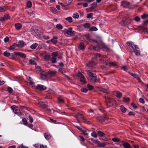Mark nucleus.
Instances as JSON below:
<instances>
[{"mask_svg":"<svg viewBox=\"0 0 148 148\" xmlns=\"http://www.w3.org/2000/svg\"><path fill=\"white\" fill-rule=\"evenodd\" d=\"M56 72L55 71H50L49 73L51 76H54L56 74Z\"/></svg>","mask_w":148,"mask_h":148,"instance_id":"43","label":"nucleus"},{"mask_svg":"<svg viewBox=\"0 0 148 148\" xmlns=\"http://www.w3.org/2000/svg\"><path fill=\"white\" fill-rule=\"evenodd\" d=\"M38 44L36 43H34L33 44H32V45H31L30 46V48L33 49H35L36 47L38 46Z\"/></svg>","mask_w":148,"mask_h":148,"instance_id":"29","label":"nucleus"},{"mask_svg":"<svg viewBox=\"0 0 148 148\" xmlns=\"http://www.w3.org/2000/svg\"><path fill=\"white\" fill-rule=\"evenodd\" d=\"M129 73L134 78L136 79L139 82H141V80L140 79L139 76L137 74L130 72H129Z\"/></svg>","mask_w":148,"mask_h":148,"instance_id":"16","label":"nucleus"},{"mask_svg":"<svg viewBox=\"0 0 148 148\" xmlns=\"http://www.w3.org/2000/svg\"><path fill=\"white\" fill-rule=\"evenodd\" d=\"M98 134L100 136H103L105 135V134L100 131H98Z\"/></svg>","mask_w":148,"mask_h":148,"instance_id":"40","label":"nucleus"},{"mask_svg":"<svg viewBox=\"0 0 148 148\" xmlns=\"http://www.w3.org/2000/svg\"><path fill=\"white\" fill-rule=\"evenodd\" d=\"M123 146L125 148H133L130 146L129 143H125L123 144Z\"/></svg>","mask_w":148,"mask_h":148,"instance_id":"25","label":"nucleus"},{"mask_svg":"<svg viewBox=\"0 0 148 148\" xmlns=\"http://www.w3.org/2000/svg\"><path fill=\"white\" fill-rule=\"evenodd\" d=\"M92 13H89L88 14L87 18H92Z\"/></svg>","mask_w":148,"mask_h":148,"instance_id":"55","label":"nucleus"},{"mask_svg":"<svg viewBox=\"0 0 148 148\" xmlns=\"http://www.w3.org/2000/svg\"><path fill=\"white\" fill-rule=\"evenodd\" d=\"M9 40V38L8 37H6L4 39V41L5 42H8Z\"/></svg>","mask_w":148,"mask_h":148,"instance_id":"63","label":"nucleus"},{"mask_svg":"<svg viewBox=\"0 0 148 148\" xmlns=\"http://www.w3.org/2000/svg\"><path fill=\"white\" fill-rule=\"evenodd\" d=\"M51 56L53 57L57 56H58V53L57 52H53L52 53Z\"/></svg>","mask_w":148,"mask_h":148,"instance_id":"42","label":"nucleus"},{"mask_svg":"<svg viewBox=\"0 0 148 148\" xmlns=\"http://www.w3.org/2000/svg\"><path fill=\"white\" fill-rule=\"evenodd\" d=\"M112 140L114 142H119V140L116 138H114L112 139Z\"/></svg>","mask_w":148,"mask_h":148,"instance_id":"46","label":"nucleus"},{"mask_svg":"<svg viewBox=\"0 0 148 148\" xmlns=\"http://www.w3.org/2000/svg\"><path fill=\"white\" fill-rule=\"evenodd\" d=\"M123 101L125 102H127L130 101V99L128 97H124Z\"/></svg>","mask_w":148,"mask_h":148,"instance_id":"48","label":"nucleus"},{"mask_svg":"<svg viewBox=\"0 0 148 148\" xmlns=\"http://www.w3.org/2000/svg\"><path fill=\"white\" fill-rule=\"evenodd\" d=\"M123 22L126 25H128L131 22V19L128 18L125 20H123Z\"/></svg>","mask_w":148,"mask_h":148,"instance_id":"22","label":"nucleus"},{"mask_svg":"<svg viewBox=\"0 0 148 148\" xmlns=\"http://www.w3.org/2000/svg\"><path fill=\"white\" fill-rule=\"evenodd\" d=\"M139 100L140 102V103H145V101L143 98H139Z\"/></svg>","mask_w":148,"mask_h":148,"instance_id":"59","label":"nucleus"},{"mask_svg":"<svg viewBox=\"0 0 148 148\" xmlns=\"http://www.w3.org/2000/svg\"><path fill=\"white\" fill-rule=\"evenodd\" d=\"M116 94L117 97L119 98H121L122 95V94L121 92L118 91L116 92Z\"/></svg>","mask_w":148,"mask_h":148,"instance_id":"28","label":"nucleus"},{"mask_svg":"<svg viewBox=\"0 0 148 148\" xmlns=\"http://www.w3.org/2000/svg\"><path fill=\"white\" fill-rule=\"evenodd\" d=\"M99 119L102 122H104V121L108 119L107 116L106 115L104 117L100 116L99 117Z\"/></svg>","mask_w":148,"mask_h":148,"instance_id":"26","label":"nucleus"},{"mask_svg":"<svg viewBox=\"0 0 148 148\" xmlns=\"http://www.w3.org/2000/svg\"><path fill=\"white\" fill-rule=\"evenodd\" d=\"M18 47L17 44L16 43H14L13 45L8 47V49L10 50H14L15 49V48Z\"/></svg>","mask_w":148,"mask_h":148,"instance_id":"20","label":"nucleus"},{"mask_svg":"<svg viewBox=\"0 0 148 148\" xmlns=\"http://www.w3.org/2000/svg\"><path fill=\"white\" fill-rule=\"evenodd\" d=\"M98 145L100 147H104L106 145V144L104 143H99Z\"/></svg>","mask_w":148,"mask_h":148,"instance_id":"38","label":"nucleus"},{"mask_svg":"<svg viewBox=\"0 0 148 148\" xmlns=\"http://www.w3.org/2000/svg\"><path fill=\"white\" fill-rule=\"evenodd\" d=\"M99 90L104 92H107L108 91L107 90L105 89L104 88H101L99 89Z\"/></svg>","mask_w":148,"mask_h":148,"instance_id":"54","label":"nucleus"},{"mask_svg":"<svg viewBox=\"0 0 148 148\" xmlns=\"http://www.w3.org/2000/svg\"><path fill=\"white\" fill-rule=\"evenodd\" d=\"M87 87L89 90H92L93 89V87L91 85L89 84H88L87 85Z\"/></svg>","mask_w":148,"mask_h":148,"instance_id":"60","label":"nucleus"},{"mask_svg":"<svg viewBox=\"0 0 148 148\" xmlns=\"http://www.w3.org/2000/svg\"><path fill=\"white\" fill-rule=\"evenodd\" d=\"M32 3L31 2L29 1L27 3V7L28 8H31L32 6Z\"/></svg>","mask_w":148,"mask_h":148,"instance_id":"39","label":"nucleus"},{"mask_svg":"<svg viewBox=\"0 0 148 148\" xmlns=\"http://www.w3.org/2000/svg\"><path fill=\"white\" fill-rule=\"evenodd\" d=\"M36 103L40 105L42 107L44 108H46L47 107V106L44 104V103L41 101H37L36 102Z\"/></svg>","mask_w":148,"mask_h":148,"instance_id":"21","label":"nucleus"},{"mask_svg":"<svg viewBox=\"0 0 148 148\" xmlns=\"http://www.w3.org/2000/svg\"><path fill=\"white\" fill-rule=\"evenodd\" d=\"M126 45L127 49L131 52H133L134 51V49L133 46L134 45L133 42L131 41H129L126 43Z\"/></svg>","mask_w":148,"mask_h":148,"instance_id":"4","label":"nucleus"},{"mask_svg":"<svg viewBox=\"0 0 148 148\" xmlns=\"http://www.w3.org/2000/svg\"><path fill=\"white\" fill-rule=\"evenodd\" d=\"M87 71V75L90 81L93 82H95L97 79V76L95 72L91 70H89Z\"/></svg>","mask_w":148,"mask_h":148,"instance_id":"1","label":"nucleus"},{"mask_svg":"<svg viewBox=\"0 0 148 148\" xmlns=\"http://www.w3.org/2000/svg\"><path fill=\"white\" fill-rule=\"evenodd\" d=\"M28 118L29 119L30 122L31 123H32L33 122V118H32V117L30 115H29Z\"/></svg>","mask_w":148,"mask_h":148,"instance_id":"53","label":"nucleus"},{"mask_svg":"<svg viewBox=\"0 0 148 148\" xmlns=\"http://www.w3.org/2000/svg\"><path fill=\"white\" fill-rule=\"evenodd\" d=\"M103 48H105V46L103 44H100L97 46H94L93 49L94 50L98 51Z\"/></svg>","mask_w":148,"mask_h":148,"instance_id":"10","label":"nucleus"},{"mask_svg":"<svg viewBox=\"0 0 148 148\" xmlns=\"http://www.w3.org/2000/svg\"><path fill=\"white\" fill-rule=\"evenodd\" d=\"M36 88L40 90H45L46 89V87L43 85L38 84L36 87Z\"/></svg>","mask_w":148,"mask_h":148,"instance_id":"15","label":"nucleus"},{"mask_svg":"<svg viewBox=\"0 0 148 148\" xmlns=\"http://www.w3.org/2000/svg\"><path fill=\"white\" fill-rule=\"evenodd\" d=\"M81 90L84 92H86L88 91V89L86 88H83L81 89Z\"/></svg>","mask_w":148,"mask_h":148,"instance_id":"57","label":"nucleus"},{"mask_svg":"<svg viewBox=\"0 0 148 148\" xmlns=\"http://www.w3.org/2000/svg\"><path fill=\"white\" fill-rule=\"evenodd\" d=\"M29 62L30 63L36 65V63L33 60H29Z\"/></svg>","mask_w":148,"mask_h":148,"instance_id":"50","label":"nucleus"},{"mask_svg":"<svg viewBox=\"0 0 148 148\" xmlns=\"http://www.w3.org/2000/svg\"><path fill=\"white\" fill-rule=\"evenodd\" d=\"M134 20L136 21H139L140 20V18L138 16H136Z\"/></svg>","mask_w":148,"mask_h":148,"instance_id":"61","label":"nucleus"},{"mask_svg":"<svg viewBox=\"0 0 148 148\" xmlns=\"http://www.w3.org/2000/svg\"><path fill=\"white\" fill-rule=\"evenodd\" d=\"M44 135L45 137V138L47 140L49 139L51 137V136H50V134L48 133H44Z\"/></svg>","mask_w":148,"mask_h":148,"instance_id":"24","label":"nucleus"},{"mask_svg":"<svg viewBox=\"0 0 148 148\" xmlns=\"http://www.w3.org/2000/svg\"><path fill=\"white\" fill-rule=\"evenodd\" d=\"M96 6V4L95 3H92L91 5V7L92 8H95Z\"/></svg>","mask_w":148,"mask_h":148,"instance_id":"62","label":"nucleus"},{"mask_svg":"<svg viewBox=\"0 0 148 148\" xmlns=\"http://www.w3.org/2000/svg\"><path fill=\"white\" fill-rule=\"evenodd\" d=\"M91 135L92 136L95 138H97V134L95 132H92L91 134Z\"/></svg>","mask_w":148,"mask_h":148,"instance_id":"37","label":"nucleus"},{"mask_svg":"<svg viewBox=\"0 0 148 148\" xmlns=\"http://www.w3.org/2000/svg\"><path fill=\"white\" fill-rule=\"evenodd\" d=\"M148 15L147 14H143L141 16V18L143 19H145L147 18Z\"/></svg>","mask_w":148,"mask_h":148,"instance_id":"56","label":"nucleus"},{"mask_svg":"<svg viewBox=\"0 0 148 148\" xmlns=\"http://www.w3.org/2000/svg\"><path fill=\"white\" fill-rule=\"evenodd\" d=\"M3 54L5 56L7 57L9 56H10V53L7 51H5Z\"/></svg>","mask_w":148,"mask_h":148,"instance_id":"41","label":"nucleus"},{"mask_svg":"<svg viewBox=\"0 0 148 148\" xmlns=\"http://www.w3.org/2000/svg\"><path fill=\"white\" fill-rule=\"evenodd\" d=\"M79 49L81 50H83L84 48V45L83 43H80L79 46Z\"/></svg>","mask_w":148,"mask_h":148,"instance_id":"31","label":"nucleus"},{"mask_svg":"<svg viewBox=\"0 0 148 148\" xmlns=\"http://www.w3.org/2000/svg\"><path fill=\"white\" fill-rule=\"evenodd\" d=\"M134 47L135 49L134 50V52L135 55L136 56H139L140 54V51L139 50V49L137 47V45H134Z\"/></svg>","mask_w":148,"mask_h":148,"instance_id":"13","label":"nucleus"},{"mask_svg":"<svg viewBox=\"0 0 148 148\" xmlns=\"http://www.w3.org/2000/svg\"><path fill=\"white\" fill-rule=\"evenodd\" d=\"M83 25L84 28L87 29L89 28L90 26V24L88 23L84 24Z\"/></svg>","mask_w":148,"mask_h":148,"instance_id":"30","label":"nucleus"},{"mask_svg":"<svg viewBox=\"0 0 148 148\" xmlns=\"http://www.w3.org/2000/svg\"><path fill=\"white\" fill-rule=\"evenodd\" d=\"M95 58H99V59L101 62V63L104 64L105 60H106V57L105 56L101 55L99 54H97L95 55Z\"/></svg>","mask_w":148,"mask_h":148,"instance_id":"3","label":"nucleus"},{"mask_svg":"<svg viewBox=\"0 0 148 148\" xmlns=\"http://www.w3.org/2000/svg\"><path fill=\"white\" fill-rule=\"evenodd\" d=\"M95 62V60H93L90 61L87 64V66L90 68L94 67V66L96 64V62Z\"/></svg>","mask_w":148,"mask_h":148,"instance_id":"9","label":"nucleus"},{"mask_svg":"<svg viewBox=\"0 0 148 148\" xmlns=\"http://www.w3.org/2000/svg\"><path fill=\"white\" fill-rule=\"evenodd\" d=\"M50 56L49 55H47L45 56V59L46 60H48L50 58Z\"/></svg>","mask_w":148,"mask_h":148,"instance_id":"49","label":"nucleus"},{"mask_svg":"<svg viewBox=\"0 0 148 148\" xmlns=\"http://www.w3.org/2000/svg\"><path fill=\"white\" fill-rule=\"evenodd\" d=\"M120 109L121 111H125L127 110L126 108L122 105L120 106Z\"/></svg>","mask_w":148,"mask_h":148,"instance_id":"45","label":"nucleus"},{"mask_svg":"<svg viewBox=\"0 0 148 148\" xmlns=\"http://www.w3.org/2000/svg\"><path fill=\"white\" fill-rule=\"evenodd\" d=\"M129 5V3L126 1H123L121 3V5L124 8L127 7Z\"/></svg>","mask_w":148,"mask_h":148,"instance_id":"17","label":"nucleus"},{"mask_svg":"<svg viewBox=\"0 0 148 148\" xmlns=\"http://www.w3.org/2000/svg\"><path fill=\"white\" fill-rule=\"evenodd\" d=\"M56 27L59 29H61L63 28V27L60 24H57Z\"/></svg>","mask_w":148,"mask_h":148,"instance_id":"33","label":"nucleus"},{"mask_svg":"<svg viewBox=\"0 0 148 148\" xmlns=\"http://www.w3.org/2000/svg\"><path fill=\"white\" fill-rule=\"evenodd\" d=\"M14 53L15 55L20 56L23 58H25L26 57V55L20 52H14Z\"/></svg>","mask_w":148,"mask_h":148,"instance_id":"12","label":"nucleus"},{"mask_svg":"<svg viewBox=\"0 0 148 148\" xmlns=\"http://www.w3.org/2000/svg\"><path fill=\"white\" fill-rule=\"evenodd\" d=\"M17 148H28V147H25L22 145L19 146Z\"/></svg>","mask_w":148,"mask_h":148,"instance_id":"64","label":"nucleus"},{"mask_svg":"<svg viewBox=\"0 0 148 148\" xmlns=\"http://www.w3.org/2000/svg\"><path fill=\"white\" fill-rule=\"evenodd\" d=\"M89 30L90 31H96L97 30V29L95 27H90Z\"/></svg>","mask_w":148,"mask_h":148,"instance_id":"35","label":"nucleus"},{"mask_svg":"<svg viewBox=\"0 0 148 148\" xmlns=\"http://www.w3.org/2000/svg\"><path fill=\"white\" fill-rule=\"evenodd\" d=\"M106 101L107 102V104L108 106H110L113 105L115 103V101L112 99H111L110 98H108L106 99Z\"/></svg>","mask_w":148,"mask_h":148,"instance_id":"8","label":"nucleus"},{"mask_svg":"<svg viewBox=\"0 0 148 148\" xmlns=\"http://www.w3.org/2000/svg\"><path fill=\"white\" fill-rule=\"evenodd\" d=\"M50 10L52 12L55 13H56L57 10L55 8L51 7L50 8Z\"/></svg>","mask_w":148,"mask_h":148,"instance_id":"34","label":"nucleus"},{"mask_svg":"<svg viewBox=\"0 0 148 148\" xmlns=\"http://www.w3.org/2000/svg\"><path fill=\"white\" fill-rule=\"evenodd\" d=\"M77 75L80 78V80L82 83V84H85L86 82L85 79L84 75L81 73H79Z\"/></svg>","mask_w":148,"mask_h":148,"instance_id":"7","label":"nucleus"},{"mask_svg":"<svg viewBox=\"0 0 148 148\" xmlns=\"http://www.w3.org/2000/svg\"><path fill=\"white\" fill-rule=\"evenodd\" d=\"M138 29L140 30L144 33H147L148 32V29L146 27L139 26L138 27Z\"/></svg>","mask_w":148,"mask_h":148,"instance_id":"14","label":"nucleus"},{"mask_svg":"<svg viewBox=\"0 0 148 148\" xmlns=\"http://www.w3.org/2000/svg\"><path fill=\"white\" fill-rule=\"evenodd\" d=\"M65 19L68 21L70 23H71L72 22V18L71 17H69L65 18Z\"/></svg>","mask_w":148,"mask_h":148,"instance_id":"47","label":"nucleus"},{"mask_svg":"<svg viewBox=\"0 0 148 148\" xmlns=\"http://www.w3.org/2000/svg\"><path fill=\"white\" fill-rule=\"evenodd\" d=\"M16 29L17 30H19L22 27L21 25L19 23H17L15 25Z\"/></svg>","mask_w":148,"mask_h":148,"instance_id":"27","label":"nucleus"},{"mask_svg":"<svg viewBox=\"0 0 148 148\" xmlns=\"http://www.w3.org/2000/svg\"><path fill=\"white\" fill-rule=\"evenodd\" d=\"M10 108H11L12 110L13 111H21L23 110L25 111V110L29 111L32 110L30 108H27L25 107H18L17 106L13 105L11 106Z\"/></svg>","mask_w":148,"mask_h":148,"instance_id":"2","label":"nucleus"},{"mask_svg":"<svg viewBox=\"0 0 148 148\" xmlns=\"http://www.w3.org/2000/svg\"><path fill=\"white\" fill-rule=\"evenodd\" d=\"M72 1V0H63V3H59L62 7H65L66 6L69 5Z\"/></svg>","mask_w":148,"mask_h":148,"instance_id":"5","label":"nucleus"},{"mask_svg":"<svg viewBox=\"0 0 148 148\" xmlns=\"http://www.w3.org/2000/svg\"><path fill=\"white\" fill-rule=\"evenodd\" d=\"M64 31L68 35H72L75 33V31L73 30V28L72 27L68 28L67 29H65Z\"/></svg>","mask_w":148,"mask_h":148,"instance_id":"6","label":"nucleus"},{"mask_svg":"<svg viewBox=\"0 0 148 148\" xmlns=\"http://www.w3.org/2000/svg\"><path fill=\"white\" fill-rule=\"evenodd\" d=\"M83 133V134L85 135L86 136V137L87 138L88 137V134L86 132V131H85L84 130H82V131Z\"/></svg>","mask_w":148,"mask_h":148,"instance_id":"52","label":"nucleus"},{"mask_svg":"<svg viewBox=\"0 0 148 148\" xmlns=\"http://www.w3.org/2000/svg\"><path fill=\"white\" fill-rule=\"evenodd\" d=\"M106 60H105L104 63L103 64L104 65L109 66L110 64H111L113 66H116V62H110L108 61V58L106 57Z\"/></svg>","mask_w":148,"mask_h":148,"instance_id":"11","label":"nucleus"},{"mask_svg":"<svg viewBox=\"0 0 148 148\" xmlns=\"http://www.w3.org/2000/svg\"><path fill=\"white\" fill-rule=\"evenodd\" d=\"M58 101L60 103H62L64 102V101L62 98L59 97L58 99Z\"/></svg>","mask_w":148,"mask_h":148,"instance_id":"58","label":"nucleus"},{"mask_svg":"<svg viewBox=\"0 0 148 148\" xmlns=\"http://www.w3.org/2000/svg\"><path fill=\"white\" fill-rule=\"evenodd\" d=\"M7 9V8L6 7H0V12H3Z\"/></svg>","mask_w":148,"mask_h":148,"instance_id":"32","label":"nucleus"},{"mask_svg":"<svg viewBox=\"0 0 148 148\" xmlns=\"http://www.w3.org/2000/svg\"><path fill=\"white\" fill-rule=\"evenodd\" d=\"M51 60L53 63H55L56 62V58L55 57H53L51 58Z\"/></svg>","mask_w":148,"mask_h":148,"instance_id":"44","label":"nucleus"},{"mask_svg":"<svg viewBox=\"0 0 148 148\" xmlns=\"http://www.w3.org/2000/svg\"><path fill=\"white\" fill-rule=\"evenodd\" d=\"M57 37L56 36H54L53 37V38L49 40V41L51 42L53 44H56L57 42Z\"/></svg>","mask_w":148,"mask_h":148,"instance_id":"19","label":"nucleus"},{"mask_svg":"<svg viewBox=\"0 0 148 148\" xmlns=\"http://www.w3.org/2000/svg\"><path fill=\"white\" fill-rule=\"evenodd\" d=\"M17 46L18 47L22 48L24 47V43L23 40H20L18 42V44H17Z\"/></svg>","mask_w":148,"mask_h":148,"instance_id":"18","label":"nucleus"},{"mask_svg":"<svg viewBox=\"0 0 148 148\" xmlns=\"http://www.w3.org/2000/svg\"><path fill=\"white\" fill-rule=\"evenodd\" d=\"M74 116L76 117L77 120H78L80 118H82L83 119H84V117L83 116L80 114H78L77 115H74Z\"/></svg>","mask_w":148,"mask_h":148,"instance_id":"23","label":"nucleus"},{"mask_svg":"<svg viewBox=\"0 0 148 148\" xmlns=\"http://www.w3.org/2000/svg\"><path fill=\"white\" fill-rule=\"evenodd\" d=\"M23 122V123L25 125H27V121L26 119H23L22 120Z\"/></svg>","mask_w":148,"mask_h":148,"instance_id":"51","label":"nucleus"},{"mask_svg":"<svg viewBox=\"0 0 148 148\" xmlns=\"http://www.w3.org/2000/svg\"><path fill=\"white\" fill-rule=\"evenodd\" d=\"M73 17L75 19H78L79 17V15L78 13H76L73 14Z\"/></svg>","mask_w":148,"mask_h":148,"instance_id":"36","label":"nucleus"}]
</instances>
